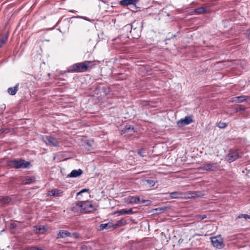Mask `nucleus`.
I'll return each instance as SVG.
<instances>
[{
  "instance_id": "f704fd0d",
  "label": "nucleus",
  "mask_w": 250,
  "mask_h": 250,
  "mask_svg": "<svg viewBox=\"0 0 250 250\" xmlns=\"http://www.w3.org/2000/svg\"><path fill=\"white\" fill-rule=\"evenodd\" d=\"M38 247H29L27 249V250H37Z\"/></svg>"
},
{
  "instance_id": "e433bc0d",
  "label": "nucleus",
  "mask_w": 250,
  "mask_h": 250,
  "mask_svg": "<svg viewBox=\"0 0 250 250\" xmlns=\"http://www.w3.org/2000/svg\"><path fill=\"white\" fill-rule=\"evenodd\" d=\"M146 202H149V201H148V200H143V201H142V202L143 203H145Z\"/></svg>"
},
{
  "instance_id": "423d86ee",
  "label": "nucleus",
  "mask_w": 250,
  "mask_h": 250,
  "mask_svg": "<svg viewBox=\"0 0 250 250\" xmlns=\"http://www.w3.org/2000/svg\"><path fill=\"white\" fill-rule=\"evenodd\" d=\"M241 157V155L237 150L230 151L227 156V160L229 163L232 162Z\"/></svg>"
},
{
  "instance_id": "f257e3e1",
  "label": "nucleus",
  "mask_w": 250,
  "mask_h": 250,
  "mask_svg": "<svg viewBox=\"0 0 250 250\" xmlns=\"http://www.w3.org/2000/svg\"><path fill=\"white\" fill-rule=\"evenodd\" d=\"M94 65L92 61H86L75 63L67 68L68 72H83L91 69Z\"/></svg>"
},
{
  "instance_id": "4468645a",
  "label": "nucleus",
  "mask_w": 250,
  "mask_h": 250,
  "mask_svg": "<svg viewBox=\"0 0 250 250\" xmlns=\"http://www.w3.org/2000/svg\"><path fill=\"white\" fill-rule=\"evenodd\" d=\"M35 180L36 178L35 176H26L23 180V184L25 185L30 184L35 182Z\"/></svg>"
},
{
  "instance_id": "f03ea898",
  "label": "nucleus",
  "mask_w": 250,
  "mask_h": 250,
  "mask_svg": "<svg viewBox=\"0 0 250 250\" xmlns=\"http://www.w3.org/2000/svg\"><path fill=\"white\" fill-rule=\"evenodd\" d=\"M73 210L78 212H91L95 210V208L90 202L85 201L77 203L73 207Z\"/></svg>"
},
{
  "instance_id": "ea45409f",
  "label": "nucleus",
  "mask_w": 250,
  "mask_h": 250,
  "mask_svg": "<svg viewBox=\"0 0 250 250\" xmlns=\"http://www.w3.org/2000/svg\"><path fill=\"white\" fill-rule=\"evenodd\" d=\"M249 36L250 37V35H249Z\"/></svg>"
},
{
  "instance_id": "a211bd4d",
  "label": "nucleus",
  "mask_w": 250,
  "mask_h": 250,
  "mask_svg": "<svg viewBox=\"0 0 250 250\" xmlns=\"http://www.w3.org/2000/svg\"><path fill=\"white\" fill-rule=\"evenodd\" d=\"M33 231L37 233H43L45 231V228L44 227L40 226H34Z\"/></svg>"
},
{
  "instance_id": "2f4dec72",
  "label": "nucleus",
  "mask_w": 250,
  "mask_h": 250,
  "mask_svg": "<svg viewBox=\"0 0 250 250\" xmlns=\"http://www.w3.org/2000/svg\"><path fill=\"white\" fill-rule=\"evenodd\" d=\"M206 217H207V216L205 214L199 215L198 216V218L199 219H200V220L204 219L206 218Z\"/></svg>"
},
{
  "instance_id": "58836bf2",
  "label": "nucleus",
  "mask_w": 250,
  "mask_h": 250,
  "mask_svg": "<svg viewBox=\"0 0 250 250\" xmlns=\"http://www.w3.org/2000/svg\"><path fill=\"white\" fill-rule=\"evenodd\" d=\"M43 250V249H41V248H39L38 247V250Z\"/></svg>"
},
{
  "instance_id": "f8f14e48",
  "label": "nucleus",
  "mask_w": 250,
  "mask_h": 250,
  "mask_svg": "<svg viewBox=\"0 0 250 250\" xmlns=\"http://www.w3.org/2000/svg\"><path fill=\"white\" fill-rule=\"evenodd\" d=\"M71 236V233L69 231L64 230H61L59 231L57 238H65Z\"/></svg>"
},
{
  "instance_id": "412c9836",
  "label": "nucleus",
  "mask_w": 250,
  "mask_h": 250,
  "mask_svg": "<svg viewBox=\"0 0 250 250\" xmlns=\"http://www.w3.org/2000/svg\"><path fill=\"white\" fill-rule=\"evenodd\" d=\"M200 196V194L199 192L194 191V192H190L188 193V196L186 197H184V198H194L195 197H199Z\"/></svg>"
},
{
  "instance_id": "bb28decb",
  "label": "nucleus",
  "mask_w": 250,
  "mask_h": 250,
  "mask_svg": "<svg viewBox=\"0 0 250 250\" xmlns=\"http://www.w3.org/2000/svg\"><path fill=\"white\" fill-rule=\"evenodd\" d=\"M227 125V124L226 123L224 122H219L217 124V126L220 128H224Z\"/></svg>"
},
{
  "instance_id": "9b49d317",
  "label": "nucleus",
  "mask_w": 250,
  "mask_h": 250,
  "mask_svg": "<svg viewBox=\"0 0 250 250\" xmlns=\"http://www.w3.org/2000/svg\"><path fill=\"white\" fill-rule=\"evenodd\" d=\"M140 202L139 196H131L126 199L125 202L127 203L137 204Z\"/></svg>"
},
{
  "instance_id": "7ed1b4c3",
  "label": "nucleus",
  "mask_w": 250,
  "mask_h": 250,
  "mask_svg": "<svg viewBox=\"0 0 250 250\" xmlns=\"http://www.w3.org/2000/svg\"><path fill=\"white\" fill-rule=\"evenodd\" d=\"M30 165V163L24 160L19 159L10 160L7 162V166L13 168H25Z\"/></svg>"
},
{
  "instance_id": "473e14b6",
  "label": "nucleus",
  "mask_w": 250,
  "mask_h": 250,
  "mask_svg": "<svg viewBox=\"0 0 250 250\" xmlns=\"http://www.w3.org/2000/svg\"><path fill=\"white\" fill-rule=\"evenodd\" d=\"M75 238H77L79 237V234L77 232H74L72 233V234H71V236Z\"/></svg>"
},
{
  "instance_id": "4c0bfd02",
  "label": "nucleus",
  "mask_w": 250,
  "mask_h": 250,
  "mask_svg": "<svg viewBox=\"0 0 250 250\" xmlns=\"http://www.w3.org/2000/svg\"><path fill=\"white\" fill-rule=\"evenodd\" d=\"M69 11L70 12H71V13H75V11L74 10H69Z\"/></svg>"
},
{
  "instance_id": "2eb2a0df",
  "label": "nucleus",
  "mask_w": 250,
  "mask_h": 250,
  "mask_svg": "<svg viewBox=\"0 0 250 250\" xmlns=\"http://www.w3.org/2000/svg\"><path fill=\"white\" fill-rule=\"evenodd\" d=\"M184 194L180 192H173L170 193V197L171 199L184 198Z\"/></svg>"
},
{
  "instance_id": "5701e85b",
  "label": "nucleus",
  "mask_w": 250,
  "mask_h": 250,
  "mask_svg": "<svg viewBox=\"0 0 250 250\" xmlns=\"http://www.w3.org/2000/svg\"><path fill=\"white\" fill-rule=\"evenodd\" d=\"M145 182H146V185L149 187H153L155 185V183H156L155 180H151V179L146 180H145Z\"/></svg>"
},
{
  "instance_id": "7c9ffc66",
  "label": "nucleus",
  "mask_w": 250,
  "mask_h": 250,
  "mask_svg": "<svg viewBox=\"0 0 250 250\" xmlns=\"http://www.w3.org/2000/svg\"><path fill=\"white\" fill-rule=\"evenodd\" d=\"M88 191V189H86V188L83 189L82 190H81L80 192L77 193V195L79 196V195H81L82 193H83V192H87Z\"/></svg>"
},
{
  "instance_id": "6e6552de",
  "label": "nucleus",
  "mask_w": 250,
  "mask_h": 250,
  "mask_svg": "<svg viewBox=\"0 0 250 250\" xmlns=\"http://www.w3.org/2000/svg\"><path fill=\"white\" fill-rule=\"evenodd\" d=\"M249 99L247 96H240L231 98L230 102L234 103H241L247 101Z\"/></svg>"
},
{
  "instance_id": "cd10ccee",
  "label": "nucleus",
  "mask_w": 250,
  "mask_h": 250,
  "mask_svg": "<svg viewBox=\"0 0 250 250\" xmlns=\"http://www.w3.org/2000/svg\"><path fill=\"white\" fill-rule=\"evenodd\" d=\"M245 110V107L242 105H238V107L236 108V112L244 111Z\"/></svg>"
},
{
  "instance_id": "c85d7f7f",
  "label": "nucleus",
  "mask_w": 250,
  "mask_h": 250,
  "mask_svg": "<svg viewBox=\"0 0 250 250\" xmlns=\"http://www.w3.org/2000/svg\"><path fill=\"white\" fill-rule=\"evenodd\" d=\"M76 18H81V19H83L85 21H88L89 22H93L94 21V20H90L89 19H88L87 17H83V16H77Z\"/></svg>"
},
{
  "instance_id": "a878e982",
  "label": "nucleus",
  "mask_w": 250,
  "mask_h": 250,
  "mask_svg": "<svg viewBox=\"0 0 250 250\" xmlns=\"http://www.w3.org/2000/svg\"><path fill=\"white\" fill-rule=\"evenodd\" d=\"M237 218H244L245 220L250 219V215L247 214H241L238 216Z\"/></svg>"
},
{
  "instance_id": "4be33fe9",
  "label": "nucleus",
  "mask_w": 250,
  "mask_h": 250,
  "mask_svg": "<svg viewBox=\"0 0 250 250\" xmlns=\"http://www.w3.org/2000/svg\"><path fill=\"white\" fill-rule=\"evenodd\" d=\"M206 11L205 8L204 7H201L198 8H196L194 10V12L198 14H201L205 13Z\"/></svg>"
},
{
  "instance_id": "20e7f679",
  "label": "nucleus",
  "mask_w": 250,
  "mask_h": 250,
  "mask_svg": "<svg viewBox=\"0 0 250 250\" xmlns=\"http://www.w3.org/2000/svg\"><path fill=\"white\" fill-rule=\"evenodd\" d=\"M211 242L213 247L217 249H222L224 246L223 238L220 235L211 237Z\"/></svg>"
},
{
  "instance_id": "c9c22d12",
  "label": "nucleus",
  "mask_w": 250,
  "mask_h": 250,
  "mask_svg": "<svg viewBox=\"0 0 250 250\" xmlns=\"http://www.w3.org/2000/svg\"><path fill=\"white\" fill-rule=\"evenodd\" d=\"M3 201L4 202H9L10 201V198L8 197H5L3 198Z\"/></svg>"
},
{
  "instance_id": "ddd939ff",
  "label": "nucleus",
  "mask_w": 250,
  "mask_h": 250,
  "mask_svg": "<svg viewBox=\"0 0 250 250\" xmlns=\"http://www.w3.org/2000/svg\"><path fill=\"white\" fill-rule=\"evenodd\" d=\"M62 193L60 189H54L49 191L48 195L51 196H60L62 195Z\"/></svg>"
},
{
  "instance_id": "39448f33",
  "label": "nucleus",
  "mask_w": 250,
  "mask_h": 250,
  "mask_svg": "<svg viewBox=\"0 0 250 250\" xmlns=\"http://www.w3.org/2000/svg\"><path fill=\"white\" fill-rule=\"evenodd\" d=\"M43 142L48 146H57L59 145V142L57 140L51 136H46L42 138Z\"/></svg>"
},
{
  "instance_id": "b1692460",
  "label": "nucleus",
  "mask_w": 250,
  "mask_h": 250,
  "mask_svg": "<svg viewBox=\"0 0 250 250\" xmlns=\"http://www.w3.org/2000/svg\"><path fill=\"white\" fill-rule=\"evenodd\" d=\"M8 38V36L7 35H4L0 39V47H1L6 42Z\"/></svg>"
},
{
  "instance_id": "dca6fc26",
  "label": "nucleus",
  "mask_w": 250,
  "mask_h": 250,
  "mask_svg": "<svg viewBox=\"0 0 250 250\" xmlns=\"http://www.w3.org/2000/svg\"><path fill=\"white\" fill-rule=\"evenodd\" d=\"M19 89V84H17L15 86L9 87L7 89L8 93L11 95H15Z\"/></svg>"
},
{
  "instance_id": "c756f323",
  "label": "nucleus",
  "mask_w": 250,
  "mask_h": 250,
  "mask_svg": "<svg viewBox=\"0 0 250 250\" xmlns=\"http://www.w3.org/2000/svg\"><path fill=\"white\" fill-rule=\"evenodd\" d=\"M125 220L124 219H121L118 221L117 224H116V226H120L123 225L125 223Z\"/></svg>"
},
{
  "instance_id": "9d476101",
  "label": "nucleus",
  "mask_w": 250,
  "mask_h": 250,
  "mask_svg": "<svg viewBox=\"0 0 250 250\" xmlns=\"http://www.w3.org/2000/svg\"><path fill=\"white\" fill-rule=\"evenodd\" d=\"M217 167L216 163H210L205 165L202 168L206 170H214Z\"/></svg>"
},
{
  "instance_id": "0eeeda50",
  "label": "nucleus",
  "mask_w": 250,
  "mask_h": 250,
  "mask_svg": "<svg viewBox=\"0 0 250 250\" xmlns=\"http://www.w3.org/2000/svg\"><path fill=\"white\" fill-rule=\"evenodd\" d=\"M193 122L192 116H186L184 119H181L177 122V125L180 127H183L185 125L190 124Z\"/></svg>"
},
{
  "instance_id": "1a4fd4ad",
  "label": "nucleus",
  "mask_w": 250,
  "mask_h": 250,
  "mask_svg": "<svg viewBox=\"0 0 250 250\" xmlns=\"http://www.w3.org/2000/svg\"><path fill=\"white\" fill-rule=\"evenodd\" d=\"M83 173V170L81 169L78 170H73L69 174L67 175V177L76 178L80 176Z\"/></svg>"
},
{
  "instance_id": "aec40b11",
  "label": "nucleus",
  "mask_w": 250,
  "mask_h": 250,
  "mask_svg": "<svg viewBox=\"0 0 250 250\" xmlns=\"http://www.w3.org/2000/svg\"><path fill=\"white\" fill-rule=\"evenodd\" d=\"M112 224L110 223H105V224H102L100 225V230H102L104 229H108L112 227Z\"/></svg>"
},
{
  "instance_id": "72a5a7b5",
  "label": "nucleus",
  "mask_w": 250,
  "mask_h": 250,
  "mask_svg": "<svg viewBox=\"0 0 250 250\" xmlns=\"http://www.w3.org/2000/svg\"><path fill=\"white\" fill-rule=\"evenodd\" d=\"M143 149H140V150L138 151V154H139L141 156H142V157H144V156H146V155H145V154H144L143 153Z\"/></svg>"
},
{
  "instance_id": "393cba45",
  "label": "nucleus",
  "mask_w": 250,
  "mask_h": 250,
  "mask_svg": "<svg viewBox=\"0 0 250 250\" xmlns=\"http://www.w3.org/2000/svg\"><path fill=\"white\" fill-rule=\"evenodd\" d=\"M125 132H128L129 131H130V133H132L133 132H134V127H131L130 125L129 126H125Z\"/></svg>"
},
{
  "instance_id": "f3484780",
  "label": "nucleus",
  "mask_w": 250,
  "mask_h": 250,
  "mask_svg": "<svg viewBox=\"0 0 250 250\" xmlns=\"http://www.w3.org/2000/svg\"><path fill=\"white\" fill-rule=\"evenodd\" d=\"M137 1V0H123L121 1L120 3L122 5L127 6L131 4L135 5Z\"/></svg>"
},
{
  "instance_id": "6ab92c4d",
  "label": "nucleus",
  "mask_w": 250,
  "mask_h": 250,
  "mask_svg": "<svg viewBox=\"0 0 250 250\" xmlns=\"http://www.w3.org/2000/svg\"><path fill=\"white\" fill-rule=\"evenodd\" d=\"M132 209L131 208L129 209H121L118 211L116 212V213L118 214L119 215H123V214H131L132 213Z\"/></svg>"
}]
</instances>
